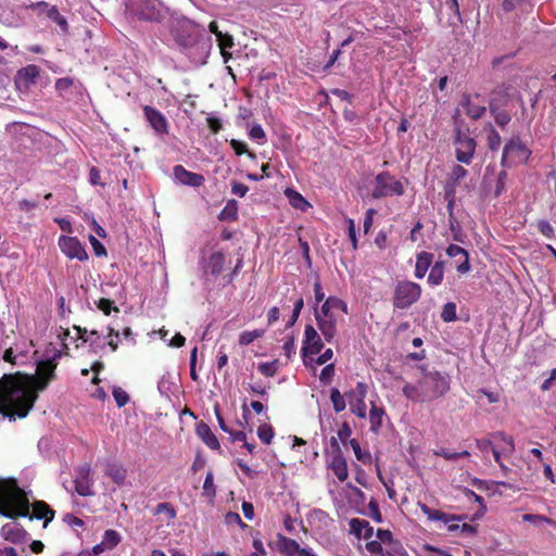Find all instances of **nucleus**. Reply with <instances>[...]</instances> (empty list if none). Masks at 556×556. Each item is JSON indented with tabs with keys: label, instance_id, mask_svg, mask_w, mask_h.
Listing matches in <instances>:
<instances>
[{
	"label": "nucleus",
	"instance_id": "obj_1",
	"mask_svg": "<svg viewBox=\"0 0 556 556\" xmlns=\"http://www.w3.org/2000/svg\"><path fill=\"white\" fill-rule=\"evenodd\" d=\"M37 397L29 379L13 375H4L0 379V414L10 421L25 418Z\"/></svg>",
	"mask_w": 556,
	"mask_h": 556
},
{
	"label": "nucleus",
	"instance_id": "obj_2",
	"mask_svg": "<svg viewBox=\"0 0 556 556\" xmlns=\"http://www.w3.org/2000/svg\"><path fill=\"white\" fill-rule=\"evenodd\" d=\"M29 500L23 489L13 479L0 480V516L15 519L29 517L45 519L43 527L54 518V511L45 502H35L33 516H29Z\"/></svg>",
	"mask_w": 556,
	"mask_h": 556
},
{
	"label": "nucleus",
	"instance_id": "obj_3",
	"mask_svg": "<svg viewBox=\"0 0 556 556\" xmlns=\"http://www.w3.org/2000/svg\"><path fill=\"white\" fill-rule=\"evenodd\" d=\"M173 38L179 50L186 54L191 62L204 64L210 55L212 41L205 30L194 22L179 20L172 31Z\"/></svg>",
	"mask_w": 556,
	"mask_h": 556
},
{
	"label": "nucleus",
	"instance_id": "obj_4",
	"mask_svg": "<svg viewBox=\"0 0 556 556\" xmlns=\"http://www.w3.org/2000/svg\"><path fill=\"white\" fill-rule=\"evenodd\" d=\"M422 395L426 402L443 396L450 390L448 375L440 371H425L420 378Z\"/></svg>",
	"mask_w": 556,
	"mask_h": 556
},
{
	"label": "nucleus",
	"instance_id": "obj_5",
	"mask_svg": "<svg viewBox=\"0 0 556 556\" xmlns=\"http://www.w3.org/2000/svg\"><path fill=\"white\" fill-rule=\"evenodd\" d=\"M532 152L522 142L519 136L510 138L503 148L501 165L504 168H509L515 165L526 163L531 156Z\"/></svg>",
	"mask_w": 556,
	"mask_h": 556
},
{
	"label": "nucleus",
	"instance_id": "obj_6",
	"mask_svg": "<svg viewBox=\"0 0 556 556\" xmlns=\"http://www.w3.org/2000/svg\"><path fill=\"white\" fill-rule=\"evenodd\" d=\"M454 148L456 160L462 164L469 165L476 153L477 141L469 135L468 129L456 128Z\"/></svg>",
	"mask_w": 556,
	"mask_h": 556
},
{
	"label": "nucleus",
	"instance_id": "obj_7",
	"mask_svg": "<svg viewBox=\"0 0 556 556\" xmlns=\"http://www.w3.org/2000/svg\"><path fill=\"white\" fill-rule=\"evenodd\" d=\"M421 295V288L413 281H400L394 290L393 305L396 308H408L416 303Z\"/></svg>",
	"mask_w": 556,
	"mask_h": 556
},
{
	"label": "nucleus",
	"instance_id": "obj_8",
	"mask_svg": "<svg viewBox=\"0 0 556 556\" xmlns=\"http://www.w3.org/2000/svg\"><path fill=\"white\" fill-rule=\"evenodd\" d=\"M375 188L372 198L380 199L384 197L402 195L404 187L400 180H396L389 172L379 173L375 178Z\"/></svg>",
	"mask_w": 556,
	"mask_h": 556
},
{
	"label": "nucleus",
	"instance_id": "obj_9",
	"mask_svg": "<svg viewBox=\"0 0 556 556\" xmlns=\"http://www.w3.org/2000/svg\"><path fill=\"white\" fill-rule=\"evenodd\" d=\"M317 326L327 342H331L337 334L338 318L334 312L315 308Z\"/></svg>",
	"mask_w": 556,
	"mask_h": 556
},
{
	"label": "nucleus",
	"instance_id": "obj_10",
	"mask_svg": "<svg viewBox=\"0 0 556 556\" xmlns=\"http://www.w3.org/2000/svg\"><path fill=\"white\" fill-rule=\"evenodd\" d=\"M59 248L68 258H76L78 261H86L88 254L76 237L61 236L59 238Z\"/></svg>",
	"mask_w": 556,
	"mask_h": 556
},
{
	"label": "nucleus",
	"instance_id": "obj_11",
	"mask_svg": "<svg viewBox=\"0 0 556 556\" xmlns=\"http://www.w3.org/2000/svg\"><path fill=\"white\" fill-rule=\"evenodd\" d=\"M367 393V387L363 382H358L356 389L351 392H346L344 396L349 399L351 410L359 418L366 417V403L364 401Z\"/></svg>",
	"mask_w": 556,
	"mask_h": 556
},
{
	"label": "nucleus",
	"instance_id": "obj_12",
	"mask_svg": "<svg viewBox=\"0 0 556 556\" xmlns=\"http://www.w3.org/2000/svg\"><path fill=\"white\" fill-rule=\"evenodd\" d=\"M323 348V340L316 329L312 325H306L304 330L302 355L305 357L308 354H318Z\"/></svg>",
	"mask_w": 556,
	"mask_h": 556
},
{
	"label": "nucleus",
	"instance_id": "obj_13",
	"mask_svg": "<svg viewBox=\"0 0 556 556\" xmlns=\"http://www.w3.org/2000/svg\"><path fill=\"white\" fill-rule=\"evenodd\" d=\"M138 16L148 22H160L164 17L163 5L157 0H143Z\"/></svg>",
	"mask_w": 556,
	"mask_h": 556
},
{
	"label": "nucleus",
	"instance_id": "obj_14",
	"mask_svg": "<svg viewBox=\"0 0 556 556\" xmlns=\"http://www.w3.org/2000/svg\"><path fill=\"white\" fill-rule=\"evenodd\" d=\"M0 535L8 542L21 544L26 542L28 533L20 523L12 521L1 527Z\"/></svg>",
	"mask_w": 556,
	"mask_h": 556
},
{
	"label": "nucleus",
	"instance_id": "obj_15",
	"mask_svg": "<svg viewBox=\"0 0 556 556\" xmlns=\"http://www.w3.org/2000/svg\"><path fill=\"white\" fill-rule=\"evenodd\" d=\"M90 471L91 468L88 464L81 465L76 469V476H75V491L80 496H90L93 494L91 490V482H90Z\"/></svg>",
	"mask_w": 556,
	"mask_h": 556
},
{
	"label": "nucleus",
	"instance_id": "obj_16",
	"mask_svg": "<svg viewBox=\"0 0 556 556\" xmlns=\"http://www.w3.org/2000/svg\"><path fill=\"white\" fill-rule=\"evenodd\" d=\"M143 113L149 122L150 126L157 132V134H167L168 132V123L166 117L162 112L156 110L153 106L146 105L143 108Z\"/></svg>",
	"mask_w": 556,
	"mask_h": 556
},
{
	"label": "nucleus",
	"instance_id": "obj_17",
	"mask_svg": "<svg viewBox=\"0 0 556 556\" xmlns=\"http://www.w3.org/2000/svg\"><path fill=\"white\" fill-rule=\"evenodd\" d=\"M173 172L175 180L185 186L200 187L205 180L203 175L189 172L182 165L174 166Z\"/></svg>",
	"mask_w": 556,
	"mask_h": 556
},
{
	"label": "nucleus",
	"instance_id": "obj_18",
	"mask_svg": "<svg viewBox=\"0 0 556 556\" xmlns=\"http://www.w3.org/2000/svg\"><path fill=\"white\" fill-rule=\"evenodd\" d=\"M418 506L420 510L428 517V519L433 521H442L444 523H448L451 521H462L466 519L465 515H448L441 510L432 509L424 503H418Z\"/></svg>",
	"mask_w": 556,
	"mask_h": 556
},
{
	"label": "nucleus",
	"instance_id": "obj_19",
	"mask_svg": "<svg viewBox=\"0 0 556 556\" xmlns=\"http://www.w3.org/2000/svg\"><path fill=\"white\" fill-rule=\"evenodd\" d=\"M61 356L60 352H54L52 359L41 361L38 363V374L45 379L40 390L45 389L47 383L54 377V369L56 367L55 359Z\"/></svg>",
	"mask_w": 556,
	"mask_h": 556
},
{
	"label": "nucleus",
	"instance_id": "obj_20",
	"mask_svg": "<svg viewBox=\"0 0 556 556\" xmlns=\"http://www.w3.org/2000/svg\"><path fill=\"white\" fill-rule=\"evenodd\" d=\"M329 466L339 481L343 482L348 479V464L342 453H332Z\"/></svg>",
	"mask_w": 556,
	"mask_h": 556
},
{
	"label": "nucleus",
	"instance_id": "obj_21",
	"mask_svg": "<svg viewBox=\"0 0 556 556\" xmlns=\"http://www.w3.org/2000/svg\"><path fill=\"white\" fill-rule=\"evenodd\" d=\"M350 532L357 538L370 539L374 534V529L365 519L352 518L349 521Z\"/></svg>",
	"mask_w": 556,
	"mask_h": 556
},
{
	"label": "nucleus",
	"instance_id": "obj_22",
	"mask_svg": "<svg viewBox=\"0 0 556 556\" xmlns=\"http://www.w3.org/2000/svg\"><path fill=\"white\" fill-rule=\"evenodd\" d=\"M197 435L212 450H219L220 444L216 435L213 433L208 425L201 421L195 428Z\"/></svg>",
	"mask_w": 556,
	"mask_h": 556
},
{
	"label": "nucleus",
	"instance_id": "obj_23",
	"mask_svg": "<svg viewBox=\"0 0 556 556\" xmlns=\"http://www.w3.org/2000/svg\"><path fill=\"white\" fill-rule=\"evenodd\" d=\"M433 254L422 251L416 256L415 277L421 279L432 266Z\"/></svg>",
	"mask_w": 556,
	"mask_h": 556
},
{
	"label": "nucleus",
	"instance_id": "obj_24",
	"mask_svg": "<svg viewBox=\"0 0 556 556\" xmlns=\"http://www.w3.org/2000/svg\"><path fill=\"white\" fill-rule=\"evenodd\" d=\"M460 105L464 109L466 115H468L472 119L481 118L486 110L485 106L473 103L469 94L463 96Z\"/></svg>",
	"mask_w": 556,
	"mask_h": 556
},
{
	"label": "nucleus",
	"instance_id": "obj_25",
	"mask_svg": "<svg viewBox=\"0 0 556 556\" xmlns=\"http://www.w3.org/2000/svg\"><path fill=\"white\" fill-rule=\"evenodd\" d=\"M446 254L450 257H456L458 255L464 257V261L457 266V271L459 274H466L470 270L469 255L465 249L456 244H450L446 248Z\"/></svg>",
	"mask_w": 556,
	"mask_h": 556
},
{
	"label": "nucleus",
	"instance_id": "obj_26",
	"mask_svg": "<svg viewBox=\"0 0 556 556\" xmlns=\"http://www.w3.org/2000/svg\"><path fill=\"white\" fill-rule=\"evenodd\" d=\"M277 547H278V551L282 554H285L286 556H296L300 552V545L299 543L293 540V539H289L285 535H281L279 534L278 535V541H277Z\"/></svg>",
	"mask_w": 556,
	"mask_h": 556
},
{
	"label": "nucleus",
	"instance_id": "obj_27",
	"mask_svg": "<svg viewBox=\"0 0 556 556\" xmlns=\"http://www.w3.org/2000/svg\"><path fill=\"white\" fill-rule=\"evenodd\" d=\"M489 109L491 115L494 117L496 125L501 128H504L511 121L510 114L507 111L500 109L496 100L489 102Z\"/></svg>",
	"mask_w": 556,
	"mask_h": 556
},
{
	"label": "nucleus",
	"instance_id": "obj_28",
	"mask_svg": "<svg viewBox=\"0 0 556 556\" xmlns=\"http://www.w3.org/2000/svg\"><path fill=\"white\" fill-rule=\"evenodd\" d=\"M493 438L494 439H500L502 442H504L507 445V448L504 447L502 451H500L495 446L492 447V450H491V452L493 454V457H494V460L498 464V463L502 462V459H501L502 452H504V453H513L514 450H515V444H514L513 438L506 435L504 432H495V433H493Z\"/></svg>",
	"mask_w": 556,
	"mask_h": 556
},
{
	"label": "nucleus",
	"instance_id": "obj_29",
	"mask_svg": "<svg viewBox=\"0 0 556 556\" xmlns=\"http://www.w3.org/2000/svg\"><path fill=\"white\" fill-rule=\"evenodd\" d=\"M286 197L288 198L290 204L302 212H305L308 207H311V204L306 199L299 193L298 191L288 188L286 190Z\"/></svg>",
	"mask_w": 556,
	"mask_h": 556
},
{
	"label": "nucleus",
	"instance_id": "obj_30",
	"mask_svg": "<svg viewBox=\"0 0 556 556\" xmlns=\"http://www.w3.org/2000/svg\"><path fill=\"white\" fill-rule=\"evenodd\" d=\"M224 265H225L224 253L215 252L210 256L206 269L213 276H218L223 271Z\"/></svg>",
	"mask_w": 556,
	"mask_h": 556
},
{
	"label": "nucleus",
	"instance_id": "obj_31",
	"mask_svg": "<svg viewBox=\"0 0 556 556\" xmlns=\"http://www.w3.org/2000/svg\"><path fill=\"white\" fill-rule=\"evenodd\" d=\"M444 262L438 261L435 262L431 268L428 276V282L431 286H439L443 281L444 278Z\"/></svg>",
	"mask_w": 556,
	"mask_h": 556
},
{
	"label": "nucleus",
	"instance_id": "obj_32",
	"mask_svg": "<svg viewBox=\"0 0 556 556\" xmlns=\"http://www.w3.org/2000/svg\"><path fill=\"white\" fill-rule=\"evenodd\" d=\"M403 394L414 402H426L422 395L421 381L419 380L417 384L406 383L403 389Z\"/></svg>",
	"mask_w": 556,
	"mask_h": 556
},
{
	"label": "nucleus",
	"instance_id": "obj_33",
	"mask_svg": "<svg viewBox=\"0 0 556 556\" xmlns=\"http://www.w3.org/2000/svg\"><path fill=\"white\" fill-rule=\"evenodd\" d=\"M384 415V410L382 407H378L372 405L369 410V421H370V430L375 433L379 431L382 426V417Z\"/></svg>",
	"mask_w": 556,
	"mask_h": 556
},
{
	"label": "nucleus",
	"instance_id": "obj_34",
	"mask_svg": "<svg viewBox=\"0 0 556 556\" xmlns=\"http://www.w3.org/2000/svg\"><path fill=\"white\" fill-rule=\"evenodd\" d=\"M323 309H328L330 312L341 311L344 314H348V305L344 301L336 296H329L325 300L321 307Z\"/></svg>",
	"mask_w": 556,
	"mask_h": 556
},
{
	"label": "nucleus",
	"instance_id": "obj_35",
	"mask_svg": "<svg viewBox=\"0 0 556 556\" xmlns=\"http://www.w3.org/2000/svg\"><path fill=\"white\" fill-rule=\"evenodd\" d=\"M238 216V203L236 200H229L218 215L220 220H235Z\"/></svg>",
	"mask_w": 556,
	"mask_h": 556
},
{
	"label": "nucleus",
	"instance_id": "obj_36",
	"mask_svg": "<svg viewBox=\"0 0 556 556\" xmlns=\"http://www.w3.org/2000/svg\"><path fill=\"white\" fill-rule=\"evenodd\" d=\"M509 98V88L505 86H500L495 88L491 94L490 101L496 100L498 103V108L503 109L507 105Z\"/></svg>",
	"mask_w": 556,
	"mask_h": 556
},
{
	"label": "nucleus",
	"instance_id": "obj_37",
	"mask_svg": "<svg viewBox=\"0 0 556 556\" xmlns=\"http://www.w3.org/2000/svg\"><path fill=\"white\" fill-rule=\"evenodd\" d=\"M264 333H265L264 329L243 331L242 333H240L238 342L240 345H249L254 340L262 338L264 336Z\"/></svg>",
	"mask_w": 556,
	"mask_h": 556
},
{
	"label": "nucleus",
	"instance_id": "obj_38",
	"mask_svg": "<svg viewBox=\"0 0 556 556\" xmlns=\"http://www.w3.org/2000/svg\"><path fill=\"white\" fill-rule=\"evenodd\" d=\"M122 538L121 534L115 530H106L103 534L102 545H105L109 551L113 549L118 545Z\"/></svg>",
	"mask_w": 556,
	"mask_h": 556
},
{
	"label": "nucleus",
	"instance_id": "obj_39",
	"mask_svg": "<svg viewBox=\"0 0 556 556\" xmlns=\"http://www.w3.org/2000/svg\"><path fill=\"white\" fill-rule=\"evenodd\" d=\"M488 147L491 151H497L502 144V138L500 134L495 130V128L490 124L488 136H486Z\"/></svg>",
	"mask_w": 556,
	"mask_h": 556
},
{
	"label": "nucleus",
	"instance_id": "obj_40",
	"mask_svg": "<svg viewBox=\"0 0 556 556\" xmlns=\"http://www.w3.org/2000/svg\"><path fill=\"white\" fill-rule=\"evenodd\" d=\"M74 79L70 77L59 78L55 81V90L62 98H68V90L73 87Z\"/></svg>",
	"mask_w": 556,
	"mask_h": 556
},
{
	"label": "nucleus",
	"instance_id": "obj_41",
	"mask_svg": "<svg viewBox=\"0 0 556 556\" xmlns=\"http://www.w3.org/2000/svg\"><path fill=\"white\" fill-rule=\"evenodd\" d=\"M330 400L333 405V409L336 413H340L345 409L346 403L344 396L340 393V391L336 388L331 389Z\"/></svg>",
	"mask_w": 556,
	"mask_h": 556
},
{
	"label": "nucleus",
	"instance_id": "obj_42",
	"mask_svg": "<svg viewBox=\"0 0 556 556\" xmlns=\"http://www.w3.org/2000/svg\"><path fill=\"white\" fill-rule=\"evenodd\" d=\"M75 330L77 331L79 339L84 342L96 344L101 338V334L97 330H92L89 333L86 328L75 327Z\"/></svg>",
	"mask_w": 556,
	"mask_h": 556
},
{
	"label": "nucleus",
	"instance_id": "obj_43",
	"mask_svg": "<svg viewBox=\"0 0 556 556\" xmlns=\"http://www.w3.org/2000/svg\"><path fill=\"white\" fill-rule=\"evenodd\" d=\"M106 475L118 485L123 484L126 479V470L117 466H110Z\"/></svg>",
	"mask_w": 556,
	"mask_h": 556
},
{
	"label": "nucleus",
	"instance_id": "obj_44",
	"mask_svg": "<svg viewBox=\"0 0 556 556\" xmlns=\"http://www.w3.org/2000/svg\"><path fill=\"white\" fill-rule=\"evenodd\" d=\"M257 437L264 444H270L274 438V429L268 424H263L257 428Z\"/></svg>",
	"mask_w": 556,
	"mask_h": 556
},
{
	"label": "nucleus",
	"instance_id": "obj_45",
	"mask_svg": "<svg viewBox=\"0 0 556 556\" xmlns=\"http://www.w3.org/2000/svg\"><path fill=\"white\" fill-rule=\"evenodd\" d=\"M441 318L445 323L455 321L457 319L456 304L453 302H447L446 304H444L441 313Z\"/></svg>",
	"mask_w": 556,
	"mask_h": 556
},
{
	"label": "nucleus",
	"instance_id": "obj_46",
	"mask_svg": "<svg viewBox=\"0 0 556 556\" xmlns=\"http://www.w3.org/2000/svg\"><path fill=\"white\" fill-rule=\"evenodd\" d=\"M162 513H166L168 519L170 520L175 519L177 516L175 507L168 502L157 504L153 510L154 515H160Z\"/></svg>",
	"mask_w": 556,
	"mask_h": 556
},
{
	"label": "nucleus",
	"instance_id": "obj_47",
	"mask_svg": "<svg viewBox=\"0 0 556 556\" xmlns=\"http://www.w3.org/2000/svg\"><path fill=\"white\" fill-rule=\"evenodd\" d=\"M249 137L258 144H264L266 142V134L260 124H255L250 128Z\"/></svg>",
	"mask_w": 556,
	"mask_h": 556
},
{
	"label": "nucleus",
	"instance_id": "obj_48",
	"mask_svg": "<svg viewBox=\"0 0 556 556\" xmlns=\"http://www.w3.org/2000/svg\"><path fill=\"white\" fill-rule=\"evenodd\" d=\"M48 16L53 20L64 31H67V28H68V24H67V21L66 18L60 14L59 10L56 9V7H51L49 10H48Z\"/></svg>",
	"mask_w": 556,
	"mask_h": 556
},
{
	"label": "nucleus",
	"instance_id": "obj_49",
	"mask_svg": "<svg viewBox=\"0 0 556 556\" xmlns=\"http://www.w3.org/2000/svg\"><path fill=\"white\" fill-rule=\"evenodd\" d=\"M113 397L116 402V405L121 408L124 407L129 402L128 393L122 389L121 387H114L112 390Z\"/></svg>",
	"mask_w": 556,
	"mask_h": 556
},
{
	"label": "nucleus",
	"instance_id": "obj_50",
	"mask_svg": "<svg viewBox=\"0 0 556 556\" xmlns=\"http://www.w3.org/2000/svg\"><path fill=\"white\" fill-rule=\"evenodd\" d=\"M258 371L266 377H274L278 370V362L261 363L257 366Z\"/></svg>",
	"mask_w": 556,
	"mask_h": 556
},
{
	"label": "nucleus",
	"instance_id": "obj_51",
	"mask_svg": "<svg viewBox=\"0 0 556 556\" xmlns=\"http://www.w3.org/2000/svg\"><path fill=\"white\" fill-rule=\"evenodd\" d=\"M468 172L462 165L456 164L452 167L450 179L453 181L451 187H454L467 176Z\"/></svg>",
	"mask_w": 556,
	"mask_h": 556
},
{
	"label": "nucleus",
	"instance_id": "obj_52",
	"mask_svg": "<svg viewBox=\"0 0 556 556\" xmlns=\"http://www.w3.org/2000/svg\"><path fill=\"white\" fill-rule=\"evenodd\" d=\"M203 494L207 497H214L216 494L215 485H214V476L212 471L206 473L204 484H203Z\"/></svg>",
	"mask_w": 556,
	"mask_h": 556
},
{
	"label": "nucleus",
	"instance_id": "obj_53",
	"mask_svg": "<svg viewBox=\"0 0 556 556\" xmlns=\"http://www.w3.org/2000/svg\"><path fill=\"white\" fill-rule=\"evenodd\" d=\"M230 146L231 148L233 149V151L236 152L237 155H241L243 153H247L249 157L251 159H255L256 155L253 153V152H250L248 150V146L245 142H242V141H239L237 139H231L230 140Z\"/></svg>",
	"mask_w": 556,
	"mask_h": 556
},
{
	"label": "nucleus",
	"instance_id": "obj_54",
	"mask_svg": "<svg viewBox=\"0 0 556 556\" xmlns=\"http://www.w3.org/2000/svg\"><path fill=\"white\" fill-rule=\"evenodd\" d=\"M536 226L539 231L547 239L555 238V230L548 220L540 219Z\"/></svg>",
	"mask_w": 556,
	"mask_h": 556
},
{
	"label": "nucleus",
	"instance_id": "obj_55",
	"mask_svg": "<svg viewBox=\"0 0 556 556\" xmlns=\"http://www.w3.org/2000/svg\"><path fill=\"white\" fill-rule=\"evenodd\" d=\"M173 382L170 381L169 375H163L157 382V390L161 395L168 396Z\"/></svg>",
	"mask_w": 556,
	"mask_h": 556
},
{
	"label": "nucleus",
	"instance_id": "obj_56",
	"mask_svg": "<svg viewBox=\"0 0 556 556\" xmlns=\"http://www.w3.org/2000/svg\"><path fill=\"white\" fill-rule=\"evenodd\" d=\"M507 172L501 170L497 175L494 195L500 197L506 189Z\"/></svg>",
	"mask_w": 556,
	"mask_h": 556
},
{
	"label": "nucleus",
	"instance_id": "obj_57",
	"mask_svg": "<svg viewBox=\"0 0 556 556\" xmlns=\"http://www.w3.org/2000/svg\"><path fill=\"white\" fill-rule=\"evenodd\" d=\"M368 515L372 520H375L378 523L382 522V515L380 513L378 502L375 498L370 500L368 504Z\"/></svg>",
	"mask_w": 556,
	"mask_h": 556
},
{
	"label": "nucleus",
	"instance_id": "obj_58",
	"mask_svg": "<svg viewBox=\"0 0 556 556\" xmlns=\"http://www.w3.org/2000/svg\"><path fill=\"white\" fill-rule=\"evenodd\" d=\"M304 307V301H303V298H299L295 302H294V307H293V312H292V315H291V318L290 320L288 321L287 324V327H291L293 326L300 314H301V311L303 309Z\"/></svg>",
	"mask_w": 556,
	"mask_h": 556
},
{
	"label": "nucleus",
	"instance_id": "obj_59",
	"mask_svg": "<svg viewBox=\"0 0 556 556\" xmlns=\"http://www.w3.org/2000/svg\"><path fill=\"white\" fill-rule=\"evenodd\" d=\"M334 376V365L333 364H329V365H326L323 369H321V372L319 375V379L323 383H329L330 380L332 379V377Z\"/></svg>",
	"mask_w": 556,
	"mask_h": 556
},
{
	"label": "nucleus",
	"instance_id": "obj_60",
	"mask_svg": "<svg viewBox=\"0 0 556 556\" xmlns=\"http://www.w3.org/2000/svg\"><path fill=\"white\" fill-rule=\"evenodd\" d=\"M450 229L453 232V239L457 242H463V233L456 219L450 218Z\"/></svg>",
	"mask_w": 556,
	"mask_h": 556
},
{
	"label": "nucleus",
	"instance_id": "obj_61",
	"mask_svg": "<svg viewBox=\"0 0 556 556\" xmlns=\"http://www.w3.org/2000/svg\"><path fill=\"white\" fill-rule=\"evenodd\" d=\"M206 123H207L208 128L214 134L219 132L223 127L222 121L217 116H214V115H208L206 117Z\"/></svg>",
	"mask_w": 556,
	"mask_h": 556
},
{
	"label": "nucleus",
	"instance_id": "obj_62",
	"mask_svg": "<svg viewBox=\"0 0 556 556\" xmlns=\"http://www.w3.org/2000/svg\"><path fill=\"white\" fill-rule=\"evenodd\" d=\"M377 538L378 542H380L382 546L392 543V541L394 540L391 531L383 529H378Z\"/></svg>",
	"mask_w": 556,
	"mask_h": 556
},
{
	"label": "nucleus",
	"instance_id": "obj_63",
	"mask_svg": "<svg viewBox=\"0 0 556 556\" xmlns=\"http://www.w3.org/2000/svg\"><path fill=\"white\" fill-rule=\"evenodd\" d=\"M88 180L92 186H104V182L101 181L100 170L96 166L89 169Z\"/></svg>",
	"mask_w": 556,
	"mask_h": 556
},
{
	"label": "nucleus",
	"instance_id": "obj_64",
	"mask_svg": "<svg viewBox=\"0 0 556 556\" xmlns=\"http://www.w3.org/2000/svg\"><path fill=\"white\" fill-rule=\"evenodd\" d=\"M218 46L220 51H225L233 46V39L230 35L222 33L220 37H217Z\"/></svg>",
	"mask_w": 556,
	"mask_h": 556
}]
</instances>
